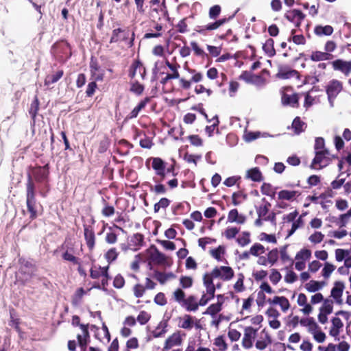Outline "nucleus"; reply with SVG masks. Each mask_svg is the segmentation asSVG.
I'll use <instances>...</instances> for the list:
<instances>
[{"mask_svg":"<svg viewBox=\"0 0 351 351\" xmlns=\"http://www.w3.org/2000/svg\"><path fill=\"white\" fill-rule=\"evenodd\" d=\"M342 90V83L337 80H331L326 86V93L330 107L334 106V100Z\"/></svg>","mask_w":351,"mask_h":351,"instance_id":"0eeeda50","label":"nucleus"},{"mask_svg":"<svg viewBox=\"0 0 351 351\" xmlns=\"http://www.w3.org/2000/svg\"><path fill=\"white\" fill-rule=\"evenodd\" d=\"M281 278H282L281 274L277 269H271L270 274H269V280L272 284H274V285L278 284L280 282V280H281Z\"/></svg>","mask_w":351,"mask_h":351,"instance_id":"4d7b16f0","label":"nucleus"},{"mask_svg":"<svg viewBox=\"0 0 351 351\" xmlns=\"http://www.w3.org/2000/svg\"><path fill=\"white\" fill-rule=\"evenodd\" d=\"M296 302L301 308L300 311L302 314L308 315L313 312V308L311 303L308 302L307 297L304 293H300L297 295Z\"/></svg>","mask_w":351,"mask_h":351,"instance_id":"2eb2a0df","label":"nucleus"},{"mask_svg":"<svg viewBox=\"0 0 351 351\" xmlns=\"http://www.w3.org/2000/svg\"><path fill=\"white\" fill-rule=\"evenodd\" d=\"M213 344L219 351H226L228 348V345L223 336L217 337L213 341Z\"/></svg>","mask_w":351,"mask_h":351,"instance_id":"c03bdc74","label":"nucleus"},{"mask_svg":"<svg viewBox=\"0 0 351 351\" xmlns=\"http://www.w3.org/2000/svg\"><path fill=\"white\" fill-rule=\"evenodd\" d=\"M189 73L192 74L191 79V82L198 83L203 79V75L200 72H197L194 69H187Z\"/></svg>","mask_w":351,"mask_h":351,"instance_id":"052dcab7","label":"nucleus"},{"mask_svg":"<svg viewBox=\"0 0 351 351\" xmlns=\"http://www.w3.org/2000/svg\"><path fill=\"white\" fill-rule=\"evenodd\" d=\"M206 287V293H204L198 302L199 306H205L215 296V285L210 282V280L207 278L206 281H204Z\"/></svg>","mask_w":351,"mask_h":351,"instance_id":"9d476101","label":"nucleus"},{"mask_svg":"<svg viewBox=\"0 0 351 351\" xmlns=\"http://www.w3.org/2000/svg\"><path fill=\"white\" fill-rule=\"evenodd\" d=\"M239 230L236 227H228L224 232V235L228 239H231L237 234Z\"/></svg>","mask_w":351,"mask_h":351,"instance_id":"0e129e2a","label":"nucleus"},{"mask_svg":"<svg viewBox=\"0 0 351 351\" xmlns=\"http://www.w3.org/2000/svg\"><path fill=\"white\" fill-rule=\"evenodd\" d=\"M90 72L95 80H101L102 79L103 74L99 72V67L94 62H92L90 64Z\"/></svg>","mask_w":351,"mask_h":351,"instance_id":"bf43d9fd","label":"nucleus"},{"mask_svg":"<svg viewBox=\"0 0 351 351\" xmlns=\"http://www.w3.org/2000/svg\"><path fill=\"white\" fill-rule=\"evenodd\" d=\"M125 33L121 29H114L111 37V42H117L125 38Z\"/></svg>","mask_w":351,"mask_h":351,"instance_id":"13d9d810","label":"nucleus"},{"mask_svg":"<svg viewBox=\"0 0 351 351\" xmlns=\"http://www.w3.org/2000/svg\"><path fill=\"white\" fill-rule=\"evenodd\" d=\"M264 254H265V247L259 243H255L250 247L248 252L245 253L244 255L246 257H247L249 255L258 257Z\"/></svg>","mask_w":351,"mask_h":351,"instance_id":"5701e85b","label":"nucleus"},{"mask_svg":"<svg viewBox=\"0 0 351 351\" xmlns=\"http://www.w3.org/2000/svg\"><path fill=\"white\" fill-rule=\"evenodd\" d=\"M246 220L245 217L239 214L237 209H232L229 211L227 217L228 223H235L237 224H243Z\"/></svg>","mask_w":351,"mask_h":351,"instance_id":"aec40b11","label":"nucleus"},{"mask_svg":"<svg viewBox=\"0 0 351 351\" xmlns=\"http://www.w3.org/2000/svg\"><path fill=\"white\" fill-rule=\"evenodd\" d=\"M285 17L292 23H295L296 26H299L301 23V22L304 19V14L298 10H292L288 11L286 14Z\"/></svg>","mask_w":351,"mask_h":351,"instance_id":"6ab92c4d","label":"nucleus"},{"mask_svg":"<svg viewBox=\"0 0 351 351\" xmlns=\"http://www.w3.org/2000/svg\"><path fill=\"white\" fill-rule=\"evenodd\" d=\"M182 306L187 311H196L198 309L199 304L197 299L195 296L190 295L185 300H183Z\"/></svg>","mask_w":351,"mask_h":351,"instance_id":"4be33fe9","label":"nucleus"},{"mask_svg":"<svg viewBox=\"0 0 351 351\" xmlns=\"http://www.w3.org/2000/svg\"><path fill=\"white\" fill-rule=\"evenodd\" d=\"M333 197V193L329 191L325 193L320 195V200L318 201L324 209H327L332 205V198Z\"/></svg>","mask_w":351,"mask_h":351,"instance_id":"393cba45","label":"nucleus"},{"mask_svg":"<svg viewBox=\"0 0 351 351\" xmlns=\"http://www.w3.org/2000/svg\"><path fill=\"white\" fill-rule=\"evenodd\" d=\"M194 324L193 318L189 315H184L178 319V326L184 329L190 330Z\"/></svg>","mask_w":351,"mask_h":351,"instance_id":"cd10ccee","label":"nucleus"},{"mask_svg":"<svg viewBox=\"0 0 351 351\" xmlns=\"http://www.w3.org/2000/svg\"><path fill=\"white\" fill-rule=\"evenodd\" d=\"M292 128L295 133L300 134L306 128V124L299 117H296L293 121Z\"/></svg>","mask_w":351,"mask_h":351,"instance_id":"a18cd8bd","label":"nucleus"},{"mask_svg":"<svg viewBox=\"0 0 351 351\" xmlns=\"http://www.w3.org/2000/svg\"><path fill=\"white\" fill-rule=\"evenodd\" d=\"M325 285L323 281L311 280L304 285V288L308 292L315 293L322 290Z\"/></svg>","mask_w":351,"mask_h":351,"instance_id":"412c9836","label":"nucleus"},{"mask_svg":"<svg viewBox=\"0 0 351 351\" xmlns=\"http://www.w3.org/2000/svg\"><path fill=\"white\" fill-rule=\"evenodd\" d=\"M271 343L272 339L270 334L266 328H264L259 333H257L254 346L258 350H263Z\"/></svg>","mask_w":351,"mask_h":351,"instance_id":"6e6552de","label":"nucleus"},{"mask_svg":"<svg viewBox=\"0 0 351 351\" xmlns=\"http://www.w3.org/2000/svg\"><path fill=\"white\" fill-rule=\"evenodd\" d=\"M350 251L348 250L338 248L335 250V260L337 262L344 261L350 255Z\"/></svg>","mask_w":351,"mask_h":351,"instance_id":"a19ab883","label":"nucleus"},{"mask_svg":"<svg viewBox=\"0 0 351 351\" xmlns=\"http://www.w3.org/2000/svg\"><path fill=\"white\" fill-rule=\"evenodd\" d=\"M62 71H58L56 73L48 75L45 79V84L49 85L58 81L62 76Z\"/></svg>","mask_w":351,"mask_h":351,"instance_id":"864d4df0","label":"nucleus"},{"mask_svg":"<svg viewBox=\"0 0 351 351\" xmlns=\"http://www.w3.org/2000/svg\"><path fill=\"white\" fill-rule=\"evenodd\" d=\"M82 330V333L77 335V339L80 346H81L82 350L85 349L86 346L87 344V339L88 338V332L86 327L84 325L80 326Z\"/></svg>","mask_w":351,"mask_h":351,"instance_id":"473e14b6","label":"nucleus"},{"mask_svg":"<svg viewBox=\"0 0 351 351\" xmlns=\"http://www.w3.org/2000/svg\"><path fill=\"white\" fill-rule=\"evenodd\" d=\"M221 13V7L219 5L212 6L208 12L210 19H215Z\"/></svg>","mask_w":351,"mask_h":351,"instance_id":"680f3d73","label":"nucleus"},{"mask_svg":"<svg viewBox=\"0 0 351 351\" xmlns=\"http://www.w3.org/2000/svg\"><path fill=\"white\" fill-rule=\"evenodd\" d=\"M173 297H174V299L178 302H179L181 305L183 304V300H185L184 299V297H185V293L184 292L180 289H177L174 292H173Z\"/></svg>","mask_w":351,"mask_h":351,"instance_id":"774afa93","label":"nucleus"},{"mask_svg":"<svg viewBox=\"0 0 351 351\" xmlns=\"http://www.w3.org/2000/svg\"><path fill=\"white\" fill-rule=\"evenodd\" d=\"M350 348V344L345 341H342L339 342L337 345H335L332 343H328L326 346H319L317 348L318 351H349Z\"/></svg>","mask_w":351,"mask_h":351,"instance_id":"dca6fc26","label":"nucleus"},{"mask_svg":"<svg viewBox=\"0 0 351 351\" xmlns=\"http://www.w3.org/2000/svg\"><path fill=\"white\" fill-rule=\"evenodd\" d=\"M300 193L297 191H289V190H282L278 193V199L293 201L297 197H298Z\"/></svg>","mask_w":351,"mask_h":351,"instance_id":"c85d7f7f","label":"nucleus"},{"mask_svg":"<svg viewBox=\"0 0 351 351\" xmlns=\"http://www.w3.org/2000/svg\"><path fill=\"white\" fill-rule=\"evenodd\" d=\"M335 269L336 267L333 264L329 262H325L322 269V277L325 279L329 278Z\"/></svg>","mask_w":351,"mask_h":351,"instance_id":"e433bc0d","label":"nucleus"},{"mask_svg":"<svg viewBox=\"0 0 351 351\" xmlns=\"http://www.w3.org/2000/svg\"><path fill=\"white\" fill-rule=\"evenodd\" d=\"M226 249L224 246L219 245L217 248L212 249L210 251V255L218 261H222L224 259Z\"/></svg>","mask_w":351,"mask_h":351,"instance_id":"f704fd0d","label":"nucleus"},{"mask_svg":"<svg viewBox=\"0 0 351 351\" xmlns=\"http://www.w3.org/2000/svg\"><path fill=\"white\" fill-rule=\"evenodd\" d=\"M345 289V285L343 282L337 281L334 283L331 290V296L337 304L342 303V295Z\"/></svg>","mask_w":351,"mask_h":351,"instance_id":"a211bd4d","label":"nucleus"},{"mask_svg":"<svg viewBox=\"0 0 351 351\" xmlns=\"http://www.w3.org/2000/svg\"><path fill=\"white\" fill-rule=\"evenodd\" d=\"M274 43V40L269 38L263 44V49L269 56H273L275 55Z\"/></svg>","mask_w":351,"mask_h":351,"instance_id":"79ce46f5","label":"nucleus"},{"mask_svg":"<svg viewBox=\"0 0 351 351\" xmlns=\"http://www.w3.org/2000/svg\"><path fill=\"white\" fill-rule=\"evenodd\" d=\"M184 334H182L180 331H176L170 335L165 342L163 349L165 350H169L173 347L179 346L182 343Z\"/></svg>","mask_w":351,"mask_h":351,"instance_id":"f8f14e48","label":"nucleus"},{"mask_svg":"<svg viewBox=\"0 0 351 351\" xmlns=\"http://www.w3.org/2000/svg\"><path fill=\"white\" fill-rule=\"evenodd\" d=\"M149 99L145 98L144 100L141 101L130 113L128 115L129 119H133L138 116V113L141 112L142 109H143L147 104L149 102Z\"/></svg>","mask_w":351,"mask_h":351,"instance_id":"58836bf2","label":"nucleus"},{"mask_svg":"<svg viewBox=\"0 0 351 351\" xmlns=\"http://www.w3.org/2000/svg\"><path fill=\"white\" fill-rule=\"evenodd\" d=\"M278 251L277 249H272L267 254V258L269 263V266H272L276 263L278 260Z\"/></svg>","mask_w":351,"mask_h":351,"instance_id":"09e8293b","label":"nucleus"},{"mask_svg":"<svg viewBox=\"0 0 351 351\" xmlns=\"http://www.w3.org/2000/svg\"><path fill=\"white\" fill-rule=\"evenodd\" d=\"M108 267L93 265L90 269V276L93 278H101V285L104 287L108 281Z\"/></svg>","mask_w":351,"mask_h":351,"instance_id":"9b49d317","label":"nucleus"},{"mask_svg":"<svg viewBox=\"0 0 351 351\" xmlns=\"http://www.w3.org/2000/svg\"><path fill=\"white\" fill-rule=\"evenodd\" d=\"M332 311L333 302L331 300H325L319 308V311L329 315L332 313Z\"/></svg>","mask_w":351,"mask_h":351,"instance_id":"37998d69","label":"nucleus"},{"mask_svg":"<svg viewBox=\"0 0 351 351\" xmlns=\"http://www.w3.org/2000/svg\"><path fill=\"white\" fill-rule=\"evenodd\" d=\"M180 284L184 289L189 288L193 285V278L189 276H182L180 278Z\"/></svg>","mask_w":351,"mask_h":351,"instance_id":"338daca9","label":"nucleus"},{"mask_svg":"<svg viewBox=\"0 0 351 351\" xmlns=\"http://www.w3.org/2000/svg\"><path fill=\"white\" fill-rule=\"evenodd\" d=\"M84 237L86 241V244L89 249H93L95 245V234L94 233L88 229L84 230Z\"/></svg>","mask_w":351,"mask_h":351,"instance_id":"49530a36","label":"nucleus"},{"mask_svg":"<svg viewBox=\"0 0 351 351\" xmlns=\"http://www.w3.org/2000/svg\"><path fill=\"white\" fill-rule=\"evenodd\" d=\"M152 162V167L155 171L156 175L162 177L163 179L166 175V166L165 162L158 157L150 158L147 160V163Z\"/></svg>","mask_w":351,"mask_h":351,"instance_id":"ddd939ff","label":"nucleus"},{"mask_svg":"<svg viewBox=\"0 0 351 351\" xmlns=\"http://www.w3.org/2000/svg\"><path fill=\"white\" fill-rule=\"evenodd\" d=\"M250 241V234L248 232H243L237 238V243L242 247L248 245Z\"/></svg>","mask_w":351,"mask_h":351,"instance_id":"de8ad7c7","label":"nucleus"},{"mask_svg":"<svg viewBox=\"0 0 351 351\" xmlns=\"http://www.w3.org/2000/svg\"><path fill=\"white\" fill-rule=\"evenodd\" d=\"M307 331L313 336V339L318 343H324L326 339V335L322 331L321 327L312 319H308L305 324Z\"/></svg>","mask_w":351,"mask_h":351,"instance_id":"20e7f679","label":"nucleus"},{"mask_svg":"<svg viewBox=\"0 0 351 351\" xmlns=\"http://www.w3.org/2000/svg\"><path fill=\"white\" fill-rule=\"evenodd\" d=\"M245 178L254 182L262 180V173L257 167L252 168L246 171Z\"/></svg>","mask_w":351,"mask_h":351,"instance_id":"7c9ffc66","label":"nucleus"},{"mask_svg":"<svg viewBox=\"0 0 351 351\" xmlns=\"http://www.w3.org/2000/svg\"><path fill=\"white\" fill-rule=\"evenodd\" d=\"M265 133H261L260 132H252L245 130L243 134V138L247 142L252 141L260 137H266Z\"/></svg>","mask_w":351,"mask_h":351,"instance_id":"c9c22d12","label":"nucleus"},{"mask_svg":"<svg viewBox=\"0 0 351 351\" xmlns=\"http://www.w3.org/2000/svg\"><path fill=\"white\" fill-rule=\"evenodd\" d=\"M258 328L247 326L243 328V335L241 339V345L244 349L250 350L254 346Z\"/></svg>","mask_w":351,"mask_h":351,"instance_id":"7ed1b4c3","label":"nucleus"},{"mask_svg":"<svg viewBox=\"0 0 351 351\" xmlns=\"http://www.w3.org/2000/svg\"><path fill=\"white\" fill-rule=\"evenodd\" d=\"M333 32V28L330 25H317L315 28V33L318 36H330Z\"/></svg>","mask_w":351,"mask_h":351,"instance_id":"ea45409f","label":"nucleus"},{"mask_svg":"<svg viewBox=\"0 0 351 351\" xmlns=\"http://www.w3.org/2000/svg\"><path fill=\"white\" fill-rule=\"evenodd\" d=\"M267 302L269 305H278L282 313H287L291 307L289 300L285 296L276 295L267 299Z\"/></svg>","mask_w":351,"mask_h":351,"instance_id":"4468645a","label":"nucleus"},{"mask_svg":"<svg viewBox=\"0 0 351 351\" xmlns=\"http://www.w3.org/2000/svg\"><path fill=\"white\" fill-rule=\"evenodd\" d=\"M122 230L121 228L115 226L114 228H110L106 235V241L110 244H114L117 240L118 232Z\"/></svg>","mask_w":351,"mask_h":351,"instance_id":"c756f323","label":"nucleus"},{"mask_svg":"<svg viewBox=\"0 0 351 351\" xmlns=\"http://www.w3.org/2000/svg\"><path fill=\"white\" fill-rule=\"evenodd\" d=\"M228 337L231 341H237L241 337V333L236 329H230L228 332Z\"/></svg>","mask_w":351,"mask_h":351,"instance_id":"e2e57ef3","label":"nucleus"},{"mask_svg":"<svg viewBox=\"0 0 351 351\" xmlns=\"http://www.w3.org/2000/svg\"><path fill=\"white\" fill-rule=\"evenodd\" d=\"M145 256L149 264L166 265L167 263V257L154 246L146 250Z\"/></svg>","mask_w":351,"mask_h":351,"instance_id":"39448f33","label":"nucleus"},{"mask_svg":"<svg viewBox=\"0 0 351 351\" xmlns=\"http://www.w3.org/2000/svg\"><path fill=\"white\" fill-rule=\"evenodd\" d=\"M150 318H151V315L149 313H147L145 311H142L139 313L136 320L141 325H145V324H147L149 322Z\"/></svg>","mask_w":351,"mask_h":351,"instance_id":"5fc2aeb1","label":"nucleus"},{"mask_svg":"<svg viewBox=\"0 0 351 351\" xmlns=\"http://www.w3.org/2000/svg\"><path fill=\"white\" fill-rule=\"evenodd\" d=\"M351 313L345 311H339L335 313L330 320V326L328 330V334L332 337L335 341H339V335L343 332L344 323L343 321L348 322L350 326L351 322L350 321Z\"/></svg>","mask_w":351,"mask_h":351,"instance_id":"f257e3e1","label":"nucleus"},{"mask_svg":"<svg viewBox=\"0 0 351 351\" xmlns=\"http://www.w3.org/2000/svg\"><path fill=\"white\" fill-rule=\"evenodd\" d=\"M331 55L322 51H314L311 55V60L315 62L328 60L330 59Z\"/></svg>","mask_w":351,"mask_h":351,"instance_id":"4c0bfd02","label":"nucleus"},{"mask_svg":"<svg viewBox=\"0 0 351 351\" xmlns=\"http://www.w3.org/2000/svg\"><path fill=\"white\" fill-rule=\"evenodd\" d=\"M282 103L284 106L294 107L298 103V97L296 94H289L283 92L282 95Z\"/></svg>","mask_w":351,"mask_h":351,"instance_id":"b1692460","label":"nucleus"},{"mask_svg":"<svg viewBox=\"0 0 351 351\" xmlns=\"http://www.w3.org/2000/svg\"><path fill=\"white\" fill-rule=\"evenodd\" d=\"M234 276V271L229 266H219L214 268L210 274H206L204 276V281H206L207 278L210 280V282L214 284L213 280L219 278L223 281H228Z\"/></svg>","mask_w":351,"mask_h":351,"instance_id":"f03ea898","label":"nucleus"},{"mask_svg":"<svg viewBox=\"0 0 351 351\" xmlns=\"http://www.w3.org/2000/svg\"><path fill=\"white\" fill-rule=\"evenodd\" d=\"M243 281L244 276L242 274H239L237 276V281L234 284V289L236 292H241L245 290Z\"/></svg>","mask_w":351,"mask_h":351,"instance_id":"3c124183","label":"nucleus"},{"mask_svg":"<svg viewBox=\"0 0 351 351\" xmlns=\"http://www.w3.org/2000/svg\"><path fill=\"white\" fill-rule=\"evenodd\" d=\"M326 150L316 152V155L311 164V167L315 169H320L326 167L330 162V158Z\"/></svg>","mask_w":351,"mask_h":351,"instance_id":"1a4fd4ad","label":"nucleus"},{"mask_svg":"<svg viewBox=\"0 0 351 351\" xmlns=\"http://www.w3.org/2000/svg\"><path fill=\"white\" fill-rule=\"evenodd\" d=\"M265 315L267 318H279L280 313L273 305H270L265 311Z\"/></svg>","mask_w":351,"mask_h":351,"instance_id":"6e6d98bb","label":"nucleus"},{"mask_svg":"<svg viewBox=\"0 0 351 351\" xmlns=\"http://www.w3.org/2000/svg\"><path fill=\"white\" fill-rule=\"evenodd\" d=\"M258 239L263 242H267L269 243L275 244L277 243V239L275 234H268L265 232H262L258 236Z\"/></svg>","mask_w":351,"mask_h":351,"instance_id":"603ef678","label":"nucleus"},{"mask_svg":"<svg viewBox=\"0 0 351 351\" xmlns=\"http://www.w3.org/2000/svg\"><path fill=\"white\" fill-rule=\"evenodd\" d=\"M227 21L226 19H221L216 21L214 23H208L202 27L201 29L198 30L199 32L204 34L206 30L212 31L218 29L221 25L224 24Z\"/></svg>","mask_w":351,"mask_h":351,"instance_id":"2f4dec72","label":"nucleus"},{"mask_svg":"<svg viewBox=\"0 0 351 351\" xmlns=\"http://www.w3.org/2000/svg\"><path fill=\"white\" fill-rule=\"evenodd\" d=\"M324 235L321 232L315 231L309 236L308 241L311 243L316 245L320 243L324 240Z\"/></svg>","mask_w":351,"mask_h":351,"instance_id":"8fccbe9b","label":"nucleus"},{"mask_svg":"<svg viewBox=\"0 0 351 351\" xmlns=\"http://www.w3.org/2000/svg\"><path fill=\"white\" fill-rule=\"evenodd\" d=\"M243 320L249 324V326L258 328L259 329L262 326L264 317L262 315H254L244 317Z\"/></svg>","mask_w":351,"mask_h":351,"instance_id":"a878e982","label":"nucleus"},{"mask_svg":"<svg viewBox=\"0 0 351 351\" xmlns=\"http://www.w3.org/2000/svg\"><path fill=\"white\" fill-rule=\"evenodd\" d=\"M334 70L339 71L346 75L351 73V61L336 60L332 62Z\"/></svg>","mask_w":351,"mask_h":351,"instance_id":"f3484780","label":"nucleus"},{"mask_svg":"<svg viewBox=\"0 0 351 351\" xmlns=\"http://www.w3.org/2000/svg\"><path fill=\"white\" fill-rule=\"evenodd\" d=\"M315 257L318 260L326 262V260L328 258V253L326 250H316L314 252Z\"/></svg>","mask_w":351,"mask_h":351,"instance_id":"69168bd1","label":"nucleus"},{"mask_svg":"<svg viewBox=\"0 0 351 351\" xmlns=\"http://www.w3.org/2000/svg\"><path fill=\"white\" fill-rule=\"evenodd\" d=\"M222 306V302L219 300L215 304L210 305L204 314L211 315L213 318L215 317L216 315L221 311Z\"/></svg>","mask_w":351,"mask_h":351,"instance_id":"72a5a7b5","label":"nucleus"},{"mask_svg":"<svg viewBox=\"0 0 351 351\" xmlns=\"http://www.w3.org/2000/svg\"><path fill=\"white\" fill-rule=\"evenodd\" d=\"M311 250L307 248H302L295 256V268L298 271H302L306 268V263L311 257Z\"/></svg>","mask_w":351,"mask_h":351,"instance_id":"423d86ee","label":"nucleus"},{"mask_svg":"<svg viewBox=\"0 0 351 351\" xmlns=\"http://www.w3.org/2000/svg\"><path fill=\"white\" fill-rule=\"evenodd\" d=\"M277 76L282 79H289L299 77L298 73L295 70H291L287 68H280L277 73Z\"/></svg>","mask_w":351,"mask_h":351,"instance_id":"bb28decb","label":"nucleus"}]
</instances>
